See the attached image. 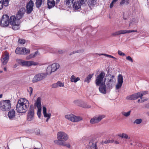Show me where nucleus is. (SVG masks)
Here are the masks:
<instances>
[{"label":"nucleus","instance_id":"nucleus-26","mask_svg":"<svg viewBox=\"0 0 149 149\" xmlns=\"http://www.w3.org/2000/svg\"><path fill=\"white\" fill-rule=\"evenodd\" d=\"M75 1L76 0H64V3L66 6L70 7Z\"/></svg>","mask_w":149,"mask_h":149},{"label":"nucleus","instance_id":"nucleus-25","mask_svg":"<svg viewBox=\"0 0 149 149\" xmlns=\"http://www.w3.org/2000/svg\"><path fill=\"white\" fill-rule=\"evenodd\" d=\"M10 24L11 25L14 24L15 23L18 22V20L16 19V17L15 16H12L10 17V19L9 18Z\"/></svg>","mask_w":149,"mask_h":149},{"label":"nucleus","instance_id":"nucleus-23","mask_svg":"<svg viewBox=\"0 0 149 149\" xmlns=\"http://www.w3.org/2000/svg\"><path fill=\"white\" fill-rule=\"evenodd\" d=\"M9 0H0V10L3 7V5L7 6L8 4Z\"/></svg>","mask_w":149,"mask_h":149},{"label":"nucleus","instance_id":"nucleus-37","mask_svg":"<svg viewBox=\"0 0 149 149\" xmlns=\"http://www.w3.org/2000/svg\"><path fill=\"white\" fill-rule=\"evenodd\" d=\"M58 143V145L63 146H65L68 147V148H70V145L68 143H67L64 142H61V143Z\"/></svg>","mask_w":149,"mask_h":149},{"label":"nucleus","instance_id":"nucleus-45","mask_svg":"<svg viewBox=\"0 0 149 149\" xmlns=\"http://www.w3.org/2000/svg\"><path fill=\"white\" fill-rule=\"evenodd\" d=\"M120 34V31L119 30L112 33V35L115 36H118Z\"/></svg>","mask_w":149,"mask_h":149},{"label":"nucleus","instance_id":"nucleus-10","mask_svg":"<svg viewBox=\"0 0 149 149\" xmlns=\"http://www.w3.org/2000/svg\"><path fill=\"white\" fill-rule=\"evenodd\" d=\"M30 52V50L25 47H17L15 50V53L19 54H28Z\"/></svg>","mask_w":149,"mask_h":149},{"label":"nucleus","instance_id":"nucleus-52","mask_svg":"<svg viewBox=\"0 0 149 149\" xmlns=\"http://www.w3.org/2000/svg\"><path fill=\"white\" fill-rule=\"evenodd\" d=\"M126 59L132 63L133 62V59L130 56H127L126 57Z\"/></svg>","mask_w":149,"mask_h":149},{"label":"nucleus","instance_id":"nucleus-55","mask_svg":"<svg viewBox=\"0 0 149 149\" xmlns=\"http://www.w3.org/2000/svg\"><path fill=\"white\" fill-rule=\"evenodd\" d=\"M42 110L43 114L47 113V109L45 107H43L42 108Z\"/></svg>","mask_w":149,"mask_h":149},{"label":"nucleus","instance_id":"nucleus-51","mask_svg":"<svg viewBox=\"0 0 149 149\" xmlns=\"http://www.w3.org/2000/svg\"><path fill=\"white\" fill-rule=\"evenodd\" d=\"M43 115L44 117L49 118H50L51 116V114L50 113H46L44 114Z\"/></svg>","mask_w":149,"mask_h":149},{"label":"nucleus","instance_id":"nucleus-35","mask_svg":"<svg viewBox=\"0 0 149 149\" xmlns=\"http://www.w3.org/2000/svg\"><path fill=\"white\" fill-rule=\"evenodd\" d=\"M118 83L123 84V78L122 75L119 74L118 76Z\"/></svg>","mask_w":149,"mask_h":149},{"label":"nucleus","instance_id":"nucleus-11","mask_svg":"<svg viewBox=\"0 0 149 149\" xmlns=\"http://www.w3.org/2000/svg\"><path fill=\"white\" fill-rule=\"evenodd\" d=\"M20 63L22 66H30L31 65H36L39 63L33 61H26L21 60H20Z\"/></svg>","mask_w":149,"mask_h":149},{"label":"nucleus","instance_id":"nucleus-40","mask_svg":"<svg viewBox=\"0 0 149 149\" xmlns=\"http://www.w3.org/2000/svg\"><path fill=\"white\" fill-rule=\"evenodd\" d=\"M8 20H9V17L6 14L3 15L0 21H5Z\"/></svg>","mask_w":149,"mask_h":149},{"label":"nucleus","instance_id":"nucleus-32","mask_svg":"<svg viewBox=\"0 0 149 149\" xmlns=\"http://www.w3.org/2000/svg\"><path fill=\"white\" fill-rule=\"evenodd\" d=\"M43 0H36L35 4L37 8H39L41 6Z\"/></svg>","mask_w":149,"mask_h":149},{"label":"nucleus","instance_id":"nucleus-36","mask_svg":"<svg viewBox=\"0 0 149 149\" xmlns=\"http://www.w3.org/2000/svg\"><path fill=\"white\" fill-rule=\"evenodd\" d=\"M96 3V0H89L88 1V5L90 7L95 5Z\"/></svg>","mask_w":149,"mask_h":149},{"label":"nucleus","instance_id":"nucleus-60","mask_svg":"<svg viewBox=\"0 0 149 149\" xmlns=\"http://www.w3.org/2000/svg\"><path fill=\"white\" fill-rule=\"evenodd\" d=\"M145 107L147 109H149V103H147L145 105Z\"/></svg>","mask_w":149,"mask_h":149},{"label":"nucleus","instance_id":"nucleus-2","mask_svg":"<svg viewBox=\"0 0 149 149\" xmlns=\"http://www.w3.org/2000/svg\"><path fill=\"white\" fill-rule=\"evenodd\" d=\"M58 140H54V143L58 145L57 143L63 142L67 140L68 138V135L64 132H60L58 133L57 134Z\"/></svg>","mask_w":149,"mask_h":149},{"label":"nucleus","instance_id":"nucleus-12","mask_svg":"<svg viewBox=\"0 0 149 149\" xmlns=\"http://www.w3.org/2000/svg\"><path fill=\"white\" fill-rule=\"evenodd\" d=\"M33 6V2L32 0H30L26 4V13L27 14H30L32 12Z\"/></svg>","mask_w":149,"mask_h":149},{"label":"nucleus","instance_id":"nucleus-14","mask_svg":"<svg viewBox=\"0 0 149 149\" xmlns=\"http://www.w3.org/2000/svg\"><path fill=\"white\" fill-rule=\"evenodd\" d=\"M36 106L38 108L37 114L38 118H40L42 110L41 104V98L40 97H38L37 100Z\"/></svg>","mask_w":149,"mask_h":149},{"label":"nucleus","instance_id":"nucleus-5","mask_svg":"<svg viewBox=\"0 0 149 149\" xmlns=\"http://www.w3.org/2000/svg\"><path fill=\"white\" fill-rule=\"evenodd\" d=\"M48 75V74H47L46 72L45 73L42 72L36 74L33 78L32 82L33 83H36L41 81L45 78Z\"/></svg>","mask_w":149,"mask_h":149},{"label":"nucleus","instance_id":"nucleus-19","mask_svg":"<svg viewBox=\"0 0 149 149\" xmlns=\"http://www.w3.org/2000/svg\"><path fill=\"white\" fill-rule=\"evenodd\" d=\"M8 116L10 120H13L15 116V112L14 110L12 109L10 110L8 112Z\"/></svg>","mask_w":149,"mask_h":149},{"label":"nucleus","instance_id":"nucleus-48","mask_svg":"<svg viewBox=\"0 0 149 149\" xmlns=\"http://www.w3.org/2000/svg\"><path fill=\"white\" fill-rule=\"evenodd\" d=\"M56 83L58 86L61 87H63L64 86V84L60 81H58Z\"/></svg>","mask_w":149,"mask_h":149},{"label":"nucleus","instance_id":"nucleus-18","mask_svg":"<svg viewBox=\"0 0 149 149\" xmlns=\"http://www.w3.org/2000/svg\"><path fill=\"white\" fill-rule=\"evenodd\" d=\"M110 77L109 79L108 78V81L107 85L109 88L112 87V85L114 83L116 82V79L115 78V77L114 75H110Z\"/></svg>","mask_w":149,"mask_h":149},{"label":"nucleus","instance_id":"nucleus-9","mask_svg":"<svg viewBox=\"0 0 149 149\" xmlns=\"http://www.w3.org/2000/svg\"><path fill=\"white\" fill-rule=\"evenodd\" d=\"M105 74L104 72H102L96 78L95 81V84L97 85L100 86V84H104V78L105 77Z\"/></svg>","mask_w":149,"mask_h":149},{"label":"nucleus","instance_id":"nucleus-41","mask_svg":"<svg viewBox=\"0 0 149 149\" xmlns=\"http://www.w3.org/2000/svg\"><path fill=\"white\" fill-rule=\"evenodd\" d=\"M84 51V50L83 49H81V50H77L76 51H74L72 52H71L70 54V55H71L72 54H74L76 53H81L83 52Z\"/></svg>","mask_w":149,"mask_h":149},{"label":"nucleus","instance_id":"nucleus-33","mask_svg":"<svg viewBox=\"0 0 149 149\" xmlns=\"http://www.w3.org/2000/svg\"><path fill=\"white\" fill-rule=\"evenodd\" d=\"M139 94V98L142 99V97L146 94H148V93L147 91H141L138 92Z\"/></svg>","mask_w":149,"mask_h":149},{"label":"nucleus","instance_id":"nucleus-4","mask_svg":"<svg viewBox=\"0 0 149 149\" xmlns=\"http://www.w3.org/2000/svg\"><path fill=\"white\" fill-rule=\"evenodd\" d=\"M99 143L98 141L95 139L89 140L86 145L87 149H98Z\"/></svg>","mask_w":149,"mask_h":149},{"label":"nucleus","instance_id":"nucleus-17","mask_svg":"<svg viewBox=\"0 0 149 149\" xmlns=\"http://www.w3.org/2000/svg\"><path fill=\"white\" fill-rule=\"evenodd\" d=\"M25 9L22 8L20 9L16 15V19L19 21V20L22 18L24 14Z\"/></svg>","mask_w":149,"mask_h":149},{"label":"nucleus","instance_id":"nucleus-30","mask_svg":"<svg viewBox=\"0 0 149 149\" xmlns=\"http://www.w3.org/2000/svg\"><path fill=\"white\" fill-rule=\"evenodd\" d=\"M118 136L121 138H124L126 139H130V137L126 133H123L122 134H119Z\"/></svg>","mask_w":149,"mask_h":149},{"label":"nucleus","instance_id":"nucleus-27","mask_svg":"<svg viewBox=\"0 0 149 149\" xmlns=\"http://www.w3.org/2000/svg\"><path fill=\"white\" fill-rule=\"evenodd\" d=\"M10 24L9 20L7 21H0V24L1 26L3 27L7 26Z\"/></svg>","mask_w":149,"mask_h":149},{"label":"nucleus","instance_id":"nucleus-31","mask_svg":"<svg viewBox=\"0 0 149 149\" xmlns=\"http://www.w3.org/2000/svg\"><path fill=\"white\" fill-rule=\"evenodd\" d=\"M12 26V28L14 30H16L19 29L20 27V25L18 22L15 23L14 24L11 25Z\"/></svg>","mask_w":149,"mask_h":149},{"label":"nucleus","instance_id":"nucleus-20","mask_svg":"<svg viewBox=\"0 0 149 149\" xmlns=\"http://www.w3.org/2000/svg\"><path fill=\"white\" fill-rule=\"evenodd\" d=\"M138 92L128 96L126 97V99L131 100H136L139 98Z\"/></svg>","mask_w":149,"mask_h":149},{"label":"nucleus","instance_id":"nucleus-28","mask_svg":"<svg viewBox=\"0 0 149 149\" xmlns=\"http://www.w3.org/2000/svg\"><path fill=\"white\" fill-rule=\"evenodd\" d=\"M80 80V79L79 77H76L74 75H72L70 77V81L72 82L76 83Z\"/></svg>","mask_w":149,"mask_h":149},{"label":"nucleus","instance_id":"nucleus-64","mask_svg":"<svg viewBox=\"0 0 149 149\" xmlns=\"http://www.w3.org/2000/svg\"><path fill=\"white\" fill-rule=\"evenodd\" d=\"M137 146L139 147H140L141 146V144L140 143H138L137 145Z\"/></svg>","mask_w":149,"mask_h":149},{"label":"nucleus","instance_id":"nucleus-34","mask_svg":"<svg viewBox=\"0 0 149 149\" xmlns=\"http://www.w3.org/2000/svg\"><path fill=\"white\" fill-rule=\"evenodd\" d=\"M93 74H89L85 78V80H84V82H86L88 83L91 80V78H92Z\"/></svg>","mask_w":149,"mask_h":149},{"label":"nucleus","instance_id":"nucleus-42","mask_svg":"<svg viewBox=\"0 0 149 149\" xmlns=\"http://www.w3.org/2000/svg\"><path fill=\"white\" fill-rule=\"evenodd\" d=\"M142 121V120L141 119H136L134 121V123L137 125L141 123Z\"/></svg>","mask_w":149,"mask_h":149},{"label":"nucleus","instance_id":"nucleus-62","mask_svg":"<svg viewBox=\"0 0 149 149\" xmlns=\"http://www.w3.org/2000/svg\"><path fill=\"white\" fill-rule=\"evenodd\" d=\"M58 52L59 54H61L63 52L62 50H59L58 51Z\"/></svg>","mask_w":149,"mask_h":149},{"label":"nucleus","instance_id":"nucleus-8","mask_svg":"<svg viewBox=\"0 0 149 149\" xmlns=\"http://www.w3.org/2000/svg\"><path fill=\"white\" fill-rule=\"evenodd\" d=\"M105 117V116L104 115H98L96 116L91 119L90 123L92 124L97 123Z\"/></svg>","mask_w":149,"mask_h":149},{"label":"nucleus","instance_id":"nucleus-54","mask_svg":"<svg viewBox=\"0 0 149 149\" xmlns=\"http://www.w3.org/2000/svg\"><path fill=\"white\" fill-rule=\"evenodd\" d=\"M113 141H112V140H107V141H104L103 142V143L104 144H106L108 143H110V142H111V143L113 142Z\"/></svg>","mask_w":149,"mask_h":149},{"label":"nucleus","instance_id":"nucleus-44","mask_svg":"<svg viewBox=\"0 0 149 149\" xmlns=\"http://www.w3.org/2000/svg\"><path fill=\"white\" fill-rule=\"evenodd\" d=\"M135 19H133L132 21H131L130 22L129 24V26L130 27H133V26H132L133 24L135 25L136 24V22H135Z\"/></svg>","mask_w":149,"mask_h":149},{"label":"nucleus","instance_id":"nucleus-49","mask_svg":"<svg viewBox=\"0 0 149 149\" xmlns=\"http://www.w3.org/2000/svg\"><path fill=\"white\" fill-rule=\"evenodd\" d=\"M118 53L120 56H124L125 55V53H123L121 51L119 50L118 51Z\"/></svg>","mask_w":149,"mask_h":149},{"label":"nucleus","instance_id":"nucleus-16","mask_svg":"<svg viewBox=\"0 0 149 149\" xmlns=\"http://www.w3.org/2000/svg\"><path fill=\"white\" fill-rule=\"evenodd\" d=\"M9 58V55L8 52L5 51L4 55H3L1 61L3 64L5 65L8 63Z\"/></svg>","mask_w":149,"mask_h":149},{"label":"nucleus","instance_id":"nucleus-3","mask_svg":"<svg viewBox=\"0 0 149 149\" xmlns=\"http://www.w3.org/2000/svg\"><path fill=\"white\" fill-rule=\"evenodd\" d=\"M11 108V103L9 100H2L0 102V109L2 111H8Z\"/></svg>","mask_w":149,"mask_h":149},{"label":"nucleus","instance_id":"nucleus-56","mask_svg":"<svg viewBox=\"0 0 149 149\" xmlns=\"http://www.w3.org/2000/svg\"><path fill=\"white\" fill-rule=\"evenodd\" d=\"M52 88H55L58 87L57 83L53 84L52 85Z\"/></svg>","mask_w":149,"mask_h":149},{"label":"nucleus","instance_id":"nucleus-47","mask_svg":"<svg viewBox=\"0 0 149 149\" xmlns=\"http://www.w3.org/2000/svg\"><path fill=\"white\" fill-rule=\"evenodd\" d=\"M27 90L29 92L30 95L31 96L32 93L33 88L31 87H29L28 88Z\"/></svg>","mask_w":149,"mask_h":149},{"label":"nucleus","instance_id":"nucleus-59","mask_svg":"<svg viewBox=\"0 0 149 149\" xmlns=\"http://www.w3.org/2000/svg\"><path fill=\"white\" fill-rule=\"evenodd\" d=\"M102 55H103L104 56H105L108 57H110V58H111V55H108V54H102Z\"/></svg>","mask_w":149,"mask_h":149},{"label":"nucleus","instance_id":"nucleus-38","mask_svg":"<svg viewBox=\"0 0 149 149\" xmlns=\"http://www.w3.org/2000/svg\"><path fill=\"white\" fill-rule=\"evenodd\" d=\"M129 3L130 0H122L120 3V5L123 6L124 4L128 5Z\"/></svg>","mask_w":149,"mask_h":149},{"label":"nucleus","instance_id":"nucleus-13","mask_svg":"<svg viewBox=\"0 0 149 149\" xmlns=\"http://www.w3.org/2000/svg\"><path fill=\"white\" fill-rule=\"evenodd\" d=\"M34 116V109L30 107L27 116V120L29 121L32 120Z\"/></svg>","mask_w":149,"mask_h":149},{"label":"nucleus","instance_id":"nucleus-43","mask_svg":"<svg viewBox=\"0 0 149 149\" xmlns=\"http://www.w3.org/2000/svg\"><path fill=\"white\" fill-rule=\"evenodd\" d=\"M38 52V51H36L34 53V54H30L28 57V59L31 58H32L34 57L36 55L37 53Z\"/></svg>","mask_w":149,"mask_h":149},{"label":"nucleus","instance_id":"nucleus-15","mask_svg":"<svg viewBox=\"0 0 149 149\" xmlns=\"http://www.w3.org/2000/svg\"><path fill=\"white\" fill-rule=\"evenodd\" d=\"M74 103L77 105L85 108H90L91 106L88 105L87 103H85L81 100H77L74 101Z\"/></svg>","mask_w":149,"mask_h":149},{"label":"nucleus","instance_id":"nucleus-7","mask_svg":"<svg viewBox=\"0 0 149 149\" xmlns=\"http://www.w3.org/2000/svg\"><path fill=\"white\" fill-rule=\"evenodd\" d=\"M65 117L66 119L74 122H77L82 120L81 117L76 116L72 114L66 115L65 116Z\"/></svg>","mask_w":149,"mask_h":149},{"label":"nucleus","instance_id":"nucleus-53","mask_svg":"<svg viewBox=\"0 0 149 149\" xmlns=\"http://www.w3.org/2000/svg\"><path fill=\"white\" fill-rule=\"evenodd\" d=\"M148 100V98H146V99H142L141 100L140 99H139L138 100V103H139V102L142 103V102H144L145 101L147 100Z\"/></svg>","mask_w":149,"mask_h":149},{"label":"nucleus","instance_id":"nucleus-57","mask_svg":"<svg viewBox=\"0 0 149 149\" xmlns=\"http://www.w3.org/2000/svg\"><path fill=\"white\" fill-rule=\"evenodd\" d=\"M36 134V135L40 134V130L39 129L37 130L35 132Z\"/></svg>","mask_w":149,"mask_h":149},{"label":"nucleus","instance_id":"nucleus-50","mask_svg":"<svg viewBox=\"0 0 149 149\" xmlns=\"http://www.w3.org/2000/svg\"><path fill=\"white\" fill-rule=\"evenodd\" d=\"M122 84L118 83L116 86V89H119L122 86Z\"/></svg>","mask_w":149,"mask_h":149},{"label":"nucleus","instance_id":"nucleus-22","mask_svg":"<svg viewBox=\"0 0 149 149\" xmlns=\"http://www.w3.org/2000/svg\"><path fill=\"white\" fill-rule=\"evenodd\" d=\"M82 4L80 1H77V2L75 1L73 5V8L75 10H78L81 8V4Z\"/></svg>","mask_w":149,"mask_h":149},{"label":"nucleus","instance_id":"nucleus-58","mask_svg":"<svg viewBox=\"0 0 149 149\" xmlns=\"http://www.w3.org/2000/svg\"><path fill=\"white\" fill-rule=\"evenodd\" d=\"M114 3L112 1L110 5V8H111L113 6V4Z\"/></svg>","mask_w":149,"mask_h":149},{"label":"nucleus","instance_id":"nucleus-63","mask_svg":"<svg viewBox=\"0 0 149 149\" xmlns=\"http://www.w3.org/2000/svg\"><path fill=\"white\" fill-rule=\"evenodd\" d=\"M114 142V143L116 144H118L119 143V142L117 141H115Z\"/></svg>","mask_w":149,"mask_h":149},{"label":"nucleus","instance_id":"nucleus-24","mask_svg":"<svg viewBox=\"0 0 149 149\" xmlns=\"http://www.w3.org/2000/svg\"><path fill=\"white\" fill-rule=\"evenodd\" d=\"M47 4L48 8L50 9L54 7L55 3L54 0H48Z\"/></svg>","mask_w":149,"mask_h":149},{"label":"nucleus","instance_id":"nucleus-6","mask_svg":"<svg viewBox=\"0 0 149 149\" xmlns=\"http://www.w3.org/2000/svg\"><path fill=\"white\" fill-rule=\"evenodd\" d=\"M59 64L56 63H54L51 65H49L46 69V72L48 75L50 74L52 72L56 71L60 67Z\"/></svg>","mask_w":149,"mask_h":149},{"label":"nucleus","instance_id":"nucleus-29","mask_svg":"<svg viewBox=\"0 0 149 149\" xmlns=\"http://www.w3.org/2000/svg\"><path fill=\"white\" fill-rule=\"evenodd\" d=\"M120 34H125L126 33H129L132 32H136L137 31L136 30H120Z\"/></svg>","mask_w":149,"mask_h":149},{"label":"nucleus","instance_id":"nucleus-61","mask_svg":"<svg viewBox=\"0 0 149 149\" xmlns=\"http://www.w3.org/2000/svg\"><path fill=\"white\" fill-rule=\"evenodd\" d=\"M79 1L82 4H83L85 3L86 2V0H80V1Z\"/></svg>","mask_w":149,"mask_h":149},{"label":"nucleus","instance_id":"nucleus-46","mask_svg":"<svg viewBox=\"0 0 149 149\" xmlns=\"http://www.w3.org/2000/svg\"><path fill=\"white\" fill-rule=\"evenodd\" d=\"M18 42L20 44H23L25 43V40L24 39L19 38L18 40Z\"/></svg>","mask_w":149,"mask_h":149},{"label":"nucleus","instance_id":"nucleus-39","mask_svg":"<svg viewBox=\"0 0 149 149\" xmlns=\"http://www.w3.org/2000/svg\"><path fill=\"white\" fill-rule=\"evenodd\" d=\"M131 111L130 110L127 112H126L124 111H122L121 112V114L124 116L126 117H127L129 116L130 114Z\"/></svg>","mask_w":149,"mask_h":149},{"label":"nucleus","instance_id":"nucleus-21","mask_svg":"<svg viewBox=\"0 0 149 149\" xmlns=\"http://www.w3.org/2000/svg\"><path fill=\"white\" fill-rule=\"evenodd\" d=\"M100 86L99 88V91L101 93L105 94L106 93V86L105 85V83L100 84Z\"/></svg>","mask_w":149,"mask_h":149},{"label":"nucleus","instance_id":"nucleus-1","mask_svg":"<svg viewBox=\"0 0 149 149\" xmlns=\"http://www.w3.org/2000/svg\"><path fill=\"white\" fill-rule=\"evenodd\" d=\"M29 106V102L26 99L21 98L18 100L16 110L18 113H25Z\"/></svg>","mask_w":149,"mask_h":149}]
</instances>
